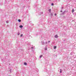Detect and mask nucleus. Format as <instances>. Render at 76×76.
Returning a JSON list of instances; mask_svg holds the SVG:
<instances>
[{"label": "nucleus", "instance_id": "obj_11", "mask_svg": "<svg viewBox=\"0 0 76 76\" xmlns=\"http://www.w3.org/2000/svg\"><path fill=\"white\" fill-rule=\"evenodd\" d=\"M54 4L53 3L51 5L52 6H53Z\"/></svg>", "mask_w": 76, "mask_h": 76}, {"label": "nucleus", "instance_id": "obj_8", "mask_svg": "<svg viewBox=\"0 0 76 76\" xmlns=\"http://www.w3.org/2000/svg\"><path fill=\"white\" fill-rule=\"evenodd\" d=\"M56 46H54V49H56Z\"/></svg>", "mask_w": 76, "mask_h": 76}, {"label": "nucleus", "instance_id": "obj_10", "mask_svg": "<svg viewBox=\"0 0 76 76\" xmlns=\"http://www.w3.org/2000/svg\"><path fill=\"white\" fill-rule=\"evenodd\" d=\"M23 34H22L20 36V37H23Z\"/></svg>", "mask_w": 76, "mask_h": 76}, {"label": "nucleus", "instance_id": "obj_13", "mask_svg": "<svg viewBox=\"0 0 76 76\" xmlns=\"http://www.w3.org/2000/svg\"><path fill=\"white\" fill-rule=\"evenodd\" d=\"M20 34V33H19V34H18V35H19Z\"/></svg>", "mask_w": 76, "mask_h": 76}, {"label": "nucleus", "instance_id": "obj_4", "mask_svg": "<svg viewBox=\"0 0 76 76\" xmlns=\"http://www.w3.org/2000/svg\"><path fill=\"white\" fill-rule=\"evenodd\" d=\"M48 11H49V12H51V9H49L48 10Z\"/></svg>", "mask_w": 76, "mask_h": 76}, {"label": "nucleus", "instance_id": "obj_7", "mask_svg": "<svg viewBox=\"0 0 76 76\" xmlns=\"http://www.w3.org/2000/svg\"><path fill=\"white\" fill-rule=\"evenodd\" d=\"M18 21H19V22H21V20H18Z\"/></svg>", "mask_w": 76, "mask_h": 76}, {"label": "nucleus", "instance_id": "obj_5", "mask_svg": "<svg viewBox=\"0 0 76 76\" xmlns=\"http://www.w3.org/2000/svg\"><path fill=\"white\" fill-rule=\"evenodd\" d=\"M20 28H23V26L21 25L20 26Z\"/></svg>", "mask_w": 76, "mask_h": 76}, {"label": "nucleus", "instance_id": "obj_17", "mask_svg": "<svg viewBox=\"0 0 76 76\" xmlns=\"http://www.w3.org/2000/svg\"><path fill=\"white\" fill-rule=\"evenodd\" d=\"M31 48L32 49V48H33V47H32Z\"/></svg>", "mask_w": 76, "mask_h": 76}, {"label": "nucleus", "instance_id": "obj_12", "mask_svg": "<svg viewBox=\"0 0 76 76\" xmlns=\"http://www.w3.org/2000/svg\"><path fill=\"white\" fill-rule=\"evenodd\" d=\"M55 16H57V14H55Z\"/></svg>", "mask_w": 76, "mask_h": 76}, {"label": "nucleus", "instance_id": "obj_15", "mask_svg": "<svg viewBox=\"0 0 76 76\" xmlns=\"http://www.w3.org/2000/svg\"><path fill=\"white\" fill-rule=\"evenodd\" d=\"M50 42V41H48V42Z\"/></svg>", "mask_w": 76, "mask_h": 76}, {"label": "nucleus", "instance_id": "obj_14", "mask_svg": "<svg viewBox=\"0 0 76 76\" xmlns=\"http://www.w3.org/2000/svg\"><path fill=\"white\" fill-rule=\"evenodd\" d=\"M45 50H47V48H45Z\"/></svg>", "mask_w": 76, "mask_h": 76}, {"label": "nucleus", "instance_id": "obj_9", "mask_svg": "<svg viewBox=\"0 0 76 76\" xmlns=\"http://www.w3.org/2000/svg\"><path fill=\"white\" fill-rule=\"evenodd\" d=\"M60 73H61L62 72V71L61 70V69H60Z\"/></svg>", "mask_w": 76, "mask_h": 76}, {"label": "nucleus", "instance_id": "obj_3", "mask_svg": "<svg viewBox=\"0 0 76 76\" xmlns=\"http://www.w3.org/2000/svg\"><path fill=\"white\" fill-rule=\"evenodd\" d=\"M24 65H25L26 66V65H27V63L26 62H25L24 63Z\"/></svg>", "mask_w": 76, "mask_h": 76}, {"label": "nucleus", "instance_id": "obj_16", "mask_svg": "<svg viewBox=\"0 0 76 76\" xmlns=\"http://www.w3.org/2000/svg\"><path fill=\"white\" fill-rule=\"evenodd\" d=\"M60 12H62V11H61H61H60Z\"/></svg>", "mask_w": 76, "mask_h": 76}, {"label": "nucleus", "instance_id": "obj_1", "mask_svg": "<svg viewBox=\"0 0 76 76\" xmlns=\"http://www.w3.org/2000/svg\"><path fill=\"white\" fill-rule=\"evenodd\" d=\"M54 38H58V35H56L54 36Z\"/></svg>", "mask_w": 76, "mask_h": 76}, {"label": "nucleus", "instance_id": "obj_2", "mask_svg": "<svg viewBox=\"0 0 76 76\" xmlns=\"http://www.w3.org/2000/svg\"><path fill=\"white\" fill-rule=\"evenodd\" d=\"M74 12H75V10H74V9H73L72 10V13H73Z\"/></svg>", "mask_w": 76, "mask_h": 76}, {"label": "nucleus", "instance_id": "obj_6", "mask_svg": "<svg viewBox=\"0 0 76 76\" xmlns=\"http://www.w3.org/2000/svg\"><path fill=\"white\" fill-rule=\"evenodd\" d=\"M42 55H41L40 56V58H42Z\"/></svg>", "mask_w": 76, "mask_h": 76}]
</instances>
